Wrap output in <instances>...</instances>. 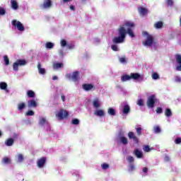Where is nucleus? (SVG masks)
I'll list each match as a JSON object with an SVG mask.
<instances>
[{"label": "nucleus", "mask_w": 181, "mask_h": 181, "mask_svg": "<svg viewBox=\"0 0 181 181\" xmlns=\"http://www.w3.org/2000/svg\"><path fill=\"white\" fill-rule=\"evenodd\" d=\"M131 78L133 80H136V81H144V75H141L139 74H131Z\"/></svg>", "instance_id": "0eeeda50"}, {"label": "nucleus", "mask_w": 181, "mask_h": 181, "mask_svg": "<svg viewBox=\"0 0 181 181\" xmlns=\"http://www.w3.org/2000/svg\"><path fill=\"white\" fill-rule=\"evenodd\" d=\"M11 5L12 9L16 11L19 8V5H18V1L16 0H11Z\"/></svg>", "instance_id": "2eb2a0df"}, {"label": "nucleus", "mask_w": 181, "mask_h": 181, "mask_svg": "<svg viewBox=\"0 0 181 181\" xmlns=\"http://www.w3.org/2000/svg\"><path fill=\"white\" fill-rule=\"evenodd\" d=\"M166 117L169 118V117H172V114H165Z\"/></svg>", "instance_id": "774afa93"}, {"label": "nucleus", "mask_w": 181, "mask_h": 181, "mask_svg": "<svg viewBox=\"0 0 181 181\" xmlns=\"http://www.w3.org/2000/svg\"><path fill=\"white\" fill-rule=\"evenodd\" d=\"M28 64V62L25 59H17L16 62L13 64V70L14 71H18L19 70V67L22 66H26Z\"/></svg>", "instance_id": "7ed1b4c3"}, {"label": "nucleus", "mask_w": 181, "mask_h": 181, "mask_svg": "<svg viewBox=\"0 0 181 181\" xmlns=\"http://www.w3.org/2000/svg\"><path fill=\"white\" fill-rule=\"evenodd\" d=\"M4 60L6 66H8V64H9V59L8 58V56L4 55Z\"/></svg>", "instance_id": "58836bf2"}, {"label": "nucleus", "mask_w": 181, "mask_h": 181, "mask_svg": "<svg viewBox=\"0 0 181 181\" xmlns=\"http://www.w3.org/2000/svg\"><path fill=\"white\" fill-rule=\"evenodd\" d=\"M120 144H122L123 145H127L128 144V139L124 136H121L119 139Z\"/></svg>", "instance_id": "a211bd4d"}, {"label": "nucleus", "mask_w": 181, "mask_h": 181, "mask_svg": "<svg viewBox=\"0 0 181 181\" xmlns=\"http://www.w3.org/2000/svg\"><path fill=\"white\" fill-rule=\"evenodd\" d=\"M151 77H152L153 80H159V78H160L159 74H158V73H156V72H153L151 74Z\"/></svg>", "instance_id": "a878e982"}, {"label": "nucleus", "mask_w": 181, "mask_h": 181, "mask_svg": "<svg viewBox=\"0 0 181 181\" xmlns=\"http://www.w3.org/2000/svg\"><path fill=\"white\" fill-rule=\"evenodd\" d=\"M134 153L135 156H136V158H138L139 159L144 158V154H142V151H139V149L138 148H136L134 150Z\"/></svg>", "instance_id": "ddd939ff"}, {"label": "nucleus", "mask_w": 181, "mask_h": 181, "mask_svg": "<svg viewBox=\"0 0 181 181\" xmlns=\"http://www.w3.org/2000/svg\"><path fill=\"white\" fill-rule=\"evenodd\" d=\"M131 111V107L125 104L124 106H123V112L124 114H129V112H130Z\"/></svg>", "instance_id": "412c9836"}, {"label": "nucleus", "mask_w": 181, "mask_h": 181, "mask_svg": "<svg viewBox=\"0 0 181 181\" xmlns=\"http://www.w3.org/2000/svg\"><path fill=\"white\" fill-rule=\"evenodd\" d=\"M71 11H75L74 6H70Z\"/></svg>", "instance_id": "680f3d73"}, {"label": "nucleus", "mask_w": 181, "mask_h": 181, "mask_svg": "<svg viewBox=\"0 0 181 181\" xmlns=\"http://www.w3.org/2000/svg\"><path fill=\"white\" fill-rule=\"evenodd\" d=\"M12 25L13 26H14V28H16L20 32H23V30H25V27L23 26V24L21 23V21L13 20L12 21Z\"/></svg>", "instance_id": "39448f33"}, {"label": "nucleus", "mask_w": 181, "mask_h": 181, "mask_svg": "<svg viewBox=\"0 0 181 181\" xmlns=\"http://www.w3.org/2000/svg\"><path fill=\"white\" fill-rule=\"evenodd\" d=\"M165 160L166 162H169V160H170V158H169V156H166L165 157Z\"/></svg>", "instance_id": "4d7b16f0"}, {"label": "nucleus", "mask_w": 181, "mask_h": 181, "mask_svg": "<svg viewBox=\"0 0 181 181\" xmlns=\"http://www.w3.org/2000/svg\"><path fill=\"white\" fill-rule=\"evenodd\" d=\"M112 49H113L114 52H118V46L116 45H113L111 47Z\"/></svg>", "instance_id": "de8ad7c7"}, {"label": "nucleus", "mask_w": 181, "mask_h": 181, "mask_svg": "<svg viewBox=\"0 0 181 181\" xmlns=\"http://www.w3.org/2000/svg\"><path fill=\"white\" fill-rule=\"evenodd\" d=\"M74 47V45H71L69 46V49H73Z\"/></svg>", "instance_id": "0e129e2a"}, {"label": "nucleus", "mask_w": 181, "mask_h": 181, "mask_svg": "<svg viewBox=\"0 0 181 181\" xmlns=\"http://www.w3.org/2000/svg\"><path fill=\"white\" fill-rule=\"evenodd\" d=\"M37 67L40 74H45V73H46V70L40 66V64L37 65Z\"/></svg>", "instance_id": "bb28decb"}, {"label": "nucleus", "mask_w": 181, "mask_h": 181, "mask_svg": "<svg viewBox=\"0 0 181 181\" xmlns=\"http://www.w3.org/2000/svg\"><path fill=\"white\" fill-rule=\"evenodd\" d=\"M62 100L64 101L66 100V97L64 95H62Z\"/></svg>", "instance_id": "69168bd1"}, {"label": "nucleus", "mask_w": 181, "mask_h": 181, "mask_svg": "<svg viewBox=\"0 0 181 181\" xmlns=\"http://www.w3.org/2000/svg\"><path fill=\"white\" fill-rule=\"evenodd\" d=\"M128 137L129 139H133L134 144H139V139L135 136V134L132 132L128 133Z\"/></svg>", "instance_id": "1a4fd4ad"}, {"label": "nucleus", "mask_w": 181, "mask_h": 181, "mask_svg": "<svg viewBox=\"0 0 181 181\" xmlns=\"http://www.w3.org/2000/svg\"><path fill=\"white\" fill-rule=\"evenodd\" d=\"M52 6V1L50 0H44L42 8L44 9H49Z\"/></svg>", "instance_id": "9b49d317"}, {"label": "nucleus", "mask_w": 181, "mask_h": 181, "mask_svg": "<svg viewBox=\"0 0 181 181\" xmlns=\"http://www.w3.org/2000/svg\"><path fill=\"white\" fill-rule=\"evenodd\" d=\"M165 114H172L170 109L168 108L165 110Z\"/></svg>", "instance_id": "5fc2aeb1"}, {"label": "nucleus", "mask_w": 181, "mask_h": 181, "mask_svg": "<svg viewBox=\"0 0 181 181\" xmlns=\"http://www.w3.org/2000/svg\"><path fill=\"white\" fill-rule=\"evenodd\" d=\"M0 90H4L6 93H9V90H8V84L5 82L0 83Z\"/></svg>", "instance_id": "dca6fc26"}, {"label": "nucleus", "mask_w": 181, "mask_h": 181, "mask_svg": "<svg viewBox=\"0 0 181 181\" xmlns=\"http://www.w3.org/2000/svg\"><path fill=\"white\" fill-rule=\"evenodd\" d=\"M156 112H157V114H162V112H163L162 108L161 107H158L156 109Z\"/></svg>", "instance_id": "603ef678"}, {"label": "nucleus", "mask_w": 181, "mask_h": 181, "mask_svg": "<svg viewBox=\"0 0 181 181\" xmlns=\"http://www.w3.org/2000/svg\"><path fill=\"white\" fill-rule=\"evenodd\" d=\"M80 75V72L78 71H75L73 74H66V77L68 78H71V80H73L74 81H76V80H78V76Z\"/></svg>", "instance_id": "423d86ee"}, {"label": "nucleus", "mask_w": 181, "mask_h": 181, "mask_svg": "<svg viewBox=\"0 0 181 181\" xmlns=\"http://www.w3.org/2000/svg\"><path fill=\"white\" fill-rule=\"evenodd\" d=\"M0 15H5V9L4 8H0Z\"/></svg>", "instance_id": "864d4df0"}, {"label": "nucleus", "mask_w": 181, "mask_h": 181, "mask_svg": "<svg viewBox=\"0 0 181 181\" xmlns=\"http://www.w3.org/2000/svg\"><path fill=\"white\" fill-rule=\"evenodd\" d=\"M153 131L154 134H160L162 132V129H160V127L159 126H154Z\"/></svg>", "instance_id": "4be33fe9"}, {"label": "nucleus", "mask_w": 181, "mask_h": 181, "mask_svg": "<svg viewBox=\"0 0 181 181\" xmlns=\"http://www.w3.org/2000/svg\"><path fill=\"white\" fill-rule=\"evenodd\" d=\"M135 27V24L131 21H126L118 28V36L115 37L113 39L114 43H124L127 33L130 37H135V34L132 31V28Z\"/></svg>", "instance_id": "f257e3e1"}, {"label": "nucleus", "mask_w": 181, "mask_h": 181, "mask_svg": "<svg viewBox=\"0 0 181 181\" xmlns=\"http://www.w3.org/2000/svg\"><path fill=\"white\" fill-rule=\"evenodd\" d=\"M107 112H108V114H115V112H117V110H115V109L114 107H110L107 110Z\"/></svg>", "instance_id": "e433bc0d"}, {"label": "nucleus", "mask_w": 181, "mask_h": 181, "mask_svg": "<svg viewBox=\"0 0 181 181\" xmlns=\"http://www.w3.org/2000/svg\"><path fill=\"white\" fill-rule=\"evenodd\" d=\"M63 68V63L55 62L53 64L54 70H59V69Z\"/></svg>", "instance_id": "f3484780"}, {"label": "nucleus", "mask_w": 181, "mask_h": 181, "mask_svg": "<svg viewBox=\"0 0 181 181\" xmlns=\"http://www.w3.org/2000/svg\"><path fill=\"white\" fill-rule=\"evenodd\" d=\"M120 63H127V59L125 57L119 58Z\"/></svg>", "instance_id": "3c124183"}, {"label": "nucleus", "mask_w": 181, "mask_h": 181, "mask_svg": "<svg viewBox=\"0 0 181 181\" xmlns=\"http://www.w3.org/2000/svg\"><path fill=\"white\" fill-rule=\"evenodd\" d=\"M143 172H144V173H148V168H144Z\"/></svg>", "instance_id": "13d9d810"}, {"label": "nucleus", "mask_w": 181, "mask_h": 181, "mask_svg": "<svg viewBox=\"0 0 181 181\" xmlns=\"http://www.w3.org/2000/svg\"><path fill=\"white\" fill-rule=\"evenodd\" d=\"M97 114H104V110H98Z\"/></svg>", "instance_id": "052dcab7"}, {"label": "nucleus", "mask_w": 181, "mask_h": 181, "mask_svg": "<svg viewBox=\"0 0 181 181\" xmlns=\"http://www.w3.org/2000/svg\"><path fill=\"white\" fill-rule=\"evenodd\" d=\"M176 62L178 64H180L181 66V55L180 54H177L175 56Z\"/></svg>", "instance_id": "f704fd0d"}, {"label": "nucleus", "mask_w": 181, "mask_h": 181, "mask_svg": "<svg viewBox=\"0 0 181 181\" xmlns=\"http://www.w3.org/2000/svg\"><path fill=\"white\" fill-rule=\"evenodd\" d=\"M144 152H151V147L149 146H145L144 147Z\"/></svg>", "instance_id": "a18cd8bd"}, {"label": "nucleus", "mask_w": 181, "mask_h": 181, "mask_svg": "<svg viewBox=\"0 0 181 181\" xmlns=\"http://www.w3.org/2000/svg\"><path fill=\"white\" fill-rule=\"evenodd\" d=\"M60 43H61L62 47H64L65 46L67 45V41H66V40H62Z\"/></svg>", "instance_id": "a19ab883"}, {"label": "nucleus", "mask_w": 181, "mask_h": 181, "mask_svg": "<svg viewBox=\"0 0 181 181\" xmlns=\"http://www.w3.org/2000/svg\"><path fill=\"white\" fill-rule=\"evenodd\" d=\"M3 163H5L6 165L11 164V158L5 157L4 158H3Z\"/></svg>", "instance_id": "7c9ffc66"}, {"label": "nucleus", "mask_w": 181, "mask_h": 181, "mask_svg": "<svg viewBox=\"0 0 181 181\" xmlns=\"http://www.w3.org/2000/svg\"><path fill=\"white\" fill-rule=\"evenodd\" d=\"M4 144L6 146H12L15 144V139L12 138L7 139Z\"/></svg>", "instance_id": "4468645a"}, {"label": "nucleus", "mask_w": 181, "mask_h": 181, "mask_svg": "<svg viewBox=\"0 0 181 181\" xmlns=\"http://www.w3.org/2000/svg\"><path fill=\"white\" fill-rule=\"evenodd\" d=\"M98 117H104V114H96Z\"/></svg>", "instance_id": "e2e57ef3"}, {"label": "nucleus", "mask_w": 181, "mask_h": 181, "mask_svg": "<svg viewBox=\"0 0 181 181\" xmlns=\"http://www.w3.org/2000/svg\"><path fill=\"white\" fill-rule=\"evenodd\" d=\"M168 6H173V0H166Z\"/></svg>", "instance_id": "37998d69"}, {"label": "nucleus", "mask_w": 181, "mask_h": 181, "mask_svg": "<svg viewBox=\"0 0 181 181\" xmlns=\"http://www.w3.org/2000/svg\"><path fill=\"white\" fill-rule=\"evenodd\" d=\"M127 161L129 163H132V162H134V157L129 156V157H127Z\"/></svg>", "instance_id": "49530a36"}, {"label": "nucleus", "mask_w": 181, "mask_h": 181, "mask_svg": "<svg viewBox=\"0 0 181 181\" xmlns=\"http://www.w3.org/2000/svg\"><path fill=\"white\" fill-rule=\"evenodd\" d=\"M27 95L30 97V98H33V97H35V92L33 90H28Z\"/></svg>", "instance_id": "cd10ccee"}, {"label": "nucleus", "mask_w": 181, "mask_h": 181, "mask_svg": "<svg viewBox=\"0 0 181 181\" xmlns=\"http://www.w3.org/2000/svg\"><path fill=\"white\" fill-rule=\"evenodd\" d=\"M56 117L59 121H62V119H67L69 114H57Z\"/></svg>", "instance_id": "f8f14e48"}, {"label": "nucleus", "mask_w": 181, "mask_h": 181, "mask_svg": "<svg viewBox=\"0 0 181 181\" xmlns=\"http://www.w3.org/2000/svg\"><path fill=\"white\" fill-rule=\"evenodd\" d=\"M46 47H47V49H53V47H54V44H53L52 42H47Z\"/></svg>", "instance_id": "c9c22d12"}, {"label": "nucleus", "mask_w": 181, "mask_h": 181, "mask_svg": "<svg viewBox=\"0 0 181 181\" xmlns=\"http://www.w3.org/2000/svg\"><path fill=\"white\" fill-rule=\"evenodd\" d=\"M139 12L140 13V15H142V16L146 15V13H148V9L143 8V7H140L139 8Z\"/></svg>", "instance_id": "6ab92c4d"}, {"label": "nucleus", "mask_w": 181, "mask_h": 181, "mask_svg": "<svg viewBox=\"0 0 181 181\" xmlns=\"http://www.w3.org/2000/svg\"><path fill=\"white\" fill-rule=\"evenodd\" d=\"M121 80L122 81H128L131 80V75L130 76L129 75H124L122 76Z\"/></svg>", "instance_id": "393cba45"}, {"label": "nucleus", "mask_w": 181, "mask_h": 181, "mask_svg": "<svg viewBox=\"0 0 181 181\" xmlns=\"http://www.w3.org/2000/svg\"><path fill=\"white\" fill-rule=\"evenodd\" d=\"M59 55L63 56V50H59Z\"/></svg>", "instance_id": "338daca9"}, {"label": "nucleus", "mask_w": 181, "mask_h": 181, "mask_svg": "<svg viewBox=\"0 0 181 181\" xmlns=\"http://www.w3.org/2000/svg\"><path fill=\"white\" fill-rule=\"evenodd\" d=\"M175 144H176V145L180 144H181V138L180 137L176 138L175 140Z\"/></svg>", "instance_id": "c03bdc74"}, {"label": "nucleus", "mask_w": 181, "mask_h": 181, "mask_svg": "<svg viewBox=\"0 0 181 181\" xmlns=\"http://www.w3.org/2000/svg\"><path fill=\"white\" fill-rule=\"evenodd\" d=\"M156 101H158V100L156 99V96H155V95H151L148 98L146 103L147 107L148 108H153V107H155V103H156Z\"/></svg>", "instance_id": "20e7f679"}, {"label": "nucleus", "mask_w": 181, "mask_h": 181, "mask_svg": "<svg viewBox=\"0 0 181 181\" xmlns=\"http://www.w3.org/2000/svg\"><path fill=\"white\" fill-rule=\"evenodd\" d=\"M82 88L83 90H85V91H91V90L94 88V85L91 83H85L82 86Z\"/></svg>", "instance_id": "9d476101"}, {"label": "nucleus", "mask_w": 181, "mask_h": 181, "mask_svg": "<svg viewBox=\"0 0 181 181\" xmlns=\"http://www.w3.org/2000/svg\"><path fill=\"white\" fill-rule=\"evenodd\" d=\"M59 114H69V112H67V110H64V109H61L59 110Z\"/></svg>", "instance_id": "8fccbe9b"}, {"label": "nucleus", "mask_w": 181, "mask_h": 181, "mask_svg": "<svg viewBox=\"0 0 181 181\" xmlns=\"http://www.w3.org/2000/svg\"><path fill=\"white\" fill-rule=\"evenodd\" d=\"M28 105V107H37V103L35 100H29Z\"/></svg>", "instance_id": "aec40b11"}, {"label": "nucleus", "mask_w": 181, "mask_h": 181, "mask_svg": "<svg viewBox=\"0 0 181 181\" xmlns=\"http://www.w3.org/2000/svg\"><path fill=\"white\" fill-rule=\"evenodd\" d=\"M101 168H102V169H103V170H107V169H108V168H110V165L105 163L101 165Z\"/></svg>", "instance_id": "4c0bfd02"}, {"label": "nucleus", "mask_w": 181, "mask_h": 181, "mask_svg": "<svg viewBox=\"0 0 181 181\" xmlns=\"http://www.w3.org/2000/svg\"><path fill=\"white\" fill-rule=\"evenodd\" d=\"M93 105L95 107V108H98L100 107V100L95 99L93 101Z\"/></svg>", "instance_id": "5701e85b"}, {"label": "nucleus", "mask_w": 181, "mask_h": 181, "mask_svg": "<svg viewBox=\"0 0 181 181\" xmlns=\"http://www.w3.org/2000/svg\"><path fill=\"white\" fill-rule=\"evenodd\" d=\"M25 107H26V104H25V103H21L18 105V110L21 111V110H23V108H25Z\"/></svg>", "instance_id": "c756f323"}, {"label": "nucleus", "mask_w": 181, "mask_h": 181, "mask_svg": "<svg viewBox=\"0 0 181 181\" xmlns=\"http://www.w3.org/2000/svg\"><path fill=\"white\" fill-rule=\"evenodd\" d=\"M176 69L177 70V71H181V65L179 64L178 66H177Z\"/></svg>", "instance_id": "6e6d98bb"}, {"label": "nucleus", "mask_w": 181, "mask_h": 181, "mask_svg": "<svg viewBox=\"0 0 181 181\" xmlns=\"http://www.w3.org/2000/svg\"><path fill=\"white\" fill-rule=\"evenodd\" d=\"M46 157H42L37 161V166L40 168H44L46 163Z\"/></svg>", "instance_id": "6e6552de"}, {"label": "nucleus", "mask_w": 181, "mask_h": 181, "mask_svg": "<svg viewBox=\"0 0 181 181\" xmlns=\"http://www.w3.org/2000/svg\"><path fill=\"white\" fill-rule=\"evenodd\" d=\"M133 170H135V165H134L132 163H130L129 172H133Z\"/></svg>", "instance_id": "79ce46f5"}, {"label": "nucleus", "mask_w": 181, "mask_h": 181, "mask_svg": "<svg viewBox=\"0 0 181 181\" xmlns=\"http://www.w3.org/2000/svg\"><path fill=\"white\" fill-rule=\"evenodd\" d=\"M71 124L73 125H78V124H80V120L78 119H72Z\"/></svg>", "instance_id": "72a5a7b5"}, {"label": "nucleus", "mask_w": 181, "mask_h": 181, "mask_svg": "<svg viewBox=\"0 0 181 181\" xmlns=\"http://www.w3.org/2000/svg\"><path fill=\"white\" fill-rule=\"evenodd\" d=\"M18 162H19L20 163L21 162H23V155H22V154L18 155Z\"/></svg>", "instance_id": "ea45409f"}, {"label": "nucleus", "mask_w": 181, "mask_h": 181, "mask_svg": "<svg viewBox=\"0 0 181 181\" xmlns=\"http://www.w3.org/2000/svg\"><path fill=\"white\" fill-rule=\"evenodd\" d=\"M142 35L144 37L143 41L144 46L147 47H151V49H156L159 46V44L156 41H153V37L151 35L148 34V32L144 31Z\"/></svg>", "instance_id": "f03ea898"}, {"label": "nucleus", "mask_w": 181, "mask_h": 181, "mask_svg": "<svg viewBox=\"0 0 181 181\" xmlns=\"http://www.w3.org/2000/svg\"><path fill=\"white\" fill-rule=\"evenodd\" d=\"M62 2H63L64 4H67V3H69V2H71V0H62Z\"/></svg>", "instance_id": "bf43d9fd"}, {"label": "nucleus", "mask_w": 181, "mask_h": 181, "mask_svg": "<svg viewBox=\"0 0 181 181\" xmlns=\"http://www.w3.org/2000/svg\"><path fill=\"white\" fill-rule=\"evenodd\" d=\"M175 83H181V78H180V76H175Z\"/></svg>", "instance_id": "09e8293b"}, {"label": "nucleus", "mask_w": 181, "mask_h": 181, "mask_svg": "<svg viewBox=\"0 0 181 181\" xmlns=\"http://www.w3.org/2000/svg\"><path fill=\"white\" fill-rule=\"evenodd\" d=\"M39 123H40V125H44V124L47 123V120H46V118L40 117Z\"/></svg>", "instance_id": "2f4dec72"}, {"label": "nucleus", "mask_w": 181, "mask_h": 181, "mask_svg": "<svg viewBox=\"0 0 181 181\" xmlns=\"http://www.w3.org/2000/svg\"><path fill=\"white\" fill-rule=\"evenodd\" d=\"M163 26V23L158 21L154 24V28L156 29H161V28Z\"/></svg>", "instance_id": "b1692460"}, {"label": "nucleus", "mask_w": 181, "mask_h": 181, "mask_svg": "<svg viewBox=\"0 0 181 181\" xmlns=\"http://www.w3.org/2000/svg\"><path fill=\"white\" fill-rule=\"evenodd\" d=\"M136 132L138 136H141L142 135V128L141 127L136 128Z\"/></svg>", "instance_id": "473e14b6"}, {"label": "nucleus", "mask_w": 181, "mask_h": 181, "mask_svg": "<svg viewBox=\"0 0 181 181\" xmlns=\"http://www.w3.org/2000/svg\"><path fill=\"white\" fill-rule=\"evenodd\" d=\"M137 105H139V107H142L145 105V101L144 99H139L136 103Z\"/></svg>", "instance_id": "c85d7f7f"}]
</instances>
